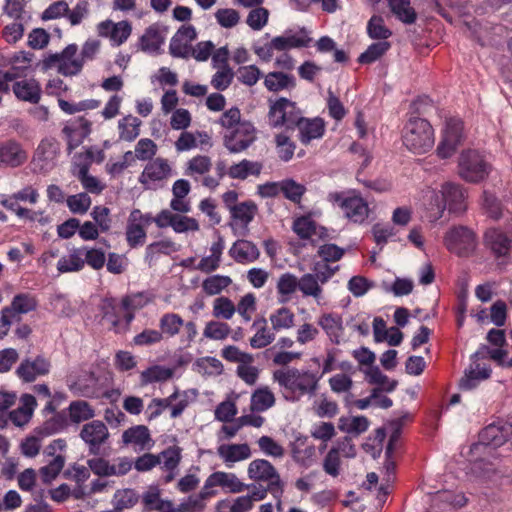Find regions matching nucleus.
<instances>
[{"mask_svg": "<svg viewBox=\"0 0 512 512\" xmlns=\"http://www.w3.org/2000/svg\"><path fill=\"white\" fill-rule=\"evenodd\" d=\"M273 378L286 391L284 397L289 401H297L305 394L314 396L318 389V382L321 376L310 371H301L297 368L287 370H276Z\"/></svg>", "mask_w": 512, "mask_h": 512, "instance_id": "f257e3e1", "label": "nucleus"}, {"mask_svg": "<svg viewBox=\"0 0 512 512\" xmlns=\"http://www.w3.org/2000/svg\"><path fill=\"white\" fill-rule=\"evenodd\" d=\"M402 142L410 152L425 154L434 146V129L428 120L410 117L402 130Z\"/></svg>", "mask_w": 512, "mask_h": 512, "instance_id": "f03ea898", "label": "nucleus"}, {"mask_svg": "<svg viewBox=\"0 0 512 512\" xmlns=\"http://www.w3.org/2000/svg\"><path fill=\"white\" fill-rule=\"evenodd\" d=\"M491 170V164L477 150H464L458 158V175L468 183L477 184L486 180Z\"/></svg>", "mask_w": 512, "mask_h": 512, "instance_id": "7ed1b4c3", "label": "nucleus"}, {"mask_svg": "<svg viewBox=\"0 0 512 512\" xmlns=\"http://www.w3.org/2000/svg\"><path fill=\"white\" fill-rule=\"evenodd\" d=\"M302 116V111L296 102L286 97H279L275 101L269 99L268 121L270 127H285L286 130H295Z\"/></svg>", "mask_w": 512, "mask_h": 512, "instance_id": "20e7f679", "label": "nucleus"}, {"mask_svg": "<svg viewBox=\"0 0 512 512\" xmlns=\"http://www.w3.org/2000/svg\"><path fill=\"white\" fill-rule=\"evenodd\" d=\"M38 306L36 296L31 293L16 294L10 305L2 308L0 315V338L8 334L10 326L14 322L21 321L22 314L35 311Z\"/></svg>", "mask_w": 512, "mask_h": 512, "instance_id": "39448f33", "label": "nucleus"}, {"mask_svg": "<svg viewBox=\"0 0 512 512\" xmlns=\"http://www.w3.org/2000/svg\"><path fill=\"white\" fill-rule=\"evenodd\" d=\"M78 46L67 45L61 52L50 54L42 61V69L47 71L56 68L57 72L66 77L80 74L82 71V60L77 56Z\"/></svg>", "mask_w": 512, "mask_h": 512, "instance_id": "423d86ee", "label": "nucleus"}, {"mask_svg": "<svg viewBox=\"0 0 512 512\" xmlns=\"http://www.w3.org/2000/svg\"><path fill=\"white\" fill-rule=\"evenodd\" d=\"M507 442H512V424L492 423L481 430L478 441L470 447V453L475 455L487 448H498Z\"/></svg>", "mask_w": 512, "mask_h": 512, "instance_id": "0eeeda50", "label": "nucleus"}, {"mask_svg": "<svg viewBox=\"0 0 512 512\" xmlns=\"http://www.w3.org/2000/svg\"><path fill=\"white\" fill-rule=\"evenodd\" d=\"M444 245L459 257H469L477 245L476 234L466 226H454L446 232Z\"/></svg>", "mask_w": 512, "mask_h": 512, "instance_id": "6e6552de", "label": "nucleus"}, {"mask_svg": "<svg viewBox=\"0 0 512 512\" xmlns=\"http://www.w3.org/2000/svg\"><path fill=\"white\" fill-rule=\"evenodd\" d=\"M256 138V129L250 121H244L239 126H226V149L231 153L246 150Z\"/></svg>", "mask_w": 512, "mask_h": 512, "instance_id": "1a4fd4ad", "label": "nucleus"}, {"mask_svg": "<svg viewBox=\"0 0 512 512\" xmlns=\"http://www.w3.org/2000/svg\"><path fill=\"white\" fill-rule=\"evenodd\" d=\"M249 478L255 481H269L268 489L275 496L283 493L282 482L275 467L265 459L253 460L248 467Z\"/></svg>", "mask_w": 512, "mask_h": 512, "instance_id": "9d476101", "label": "nucleus"}, {"mask_svg": "<svg viewBox=\"0 0 512 512\" xmlns=\"http://www.w3.org/2000/svg\"><path fill=\"white\" fill-rule=\"evenodd\" d=\"M257 210V205L251 200L229 206L230 221L228 225L235 236H245L248 233V225L254 219Z\"/></svg>", "mask_w": 512, "mask_h": 512, "instance_id": "9b49d317", "label": "nucleus"}, {"mask_svg": "<svg viewBox=\"0 0 512 512\" xmlns=\"http://www.w3.org/2000/svg\"><path fill=\"white\" fill-rule=\"evenodd\" d=\"M79 436L88 446L89 453L97 456L101 453V447L108 441L110 434L104 422L92 420L82 426Z\"/></svg>", "mask_w": 512, "mask_h": 512, "instance_id": "f8f14e48", "label": "nucleus"}, {"mask_svg": "<svg viewBox=\"0 0 512 512\" xmlns=\"http://www.w3.org/2000/svg\"><path fill=\"white\" fill-rule=\"evenodd\" d=\"M328 199L338 204L346 217L355 223H362L368 217V204L359 196L344 197L343 193L334 192L328 195Z\"/></svg>", "mask_w": 512, "mask_h": 512, "instance_id": "ddd939ff", "label": "nucleus"}, {"mask_svg": "<svg viewBox=\"0 0 512 512\" xmlns=\"http://www.w3.org/2000/svg\"><path fill=\"white\" fill-rule=\"evenodd\" d=\"M51 362L43 355H37L35 358L23 359L15 370L17 377L25 383L34 382L38 377L46 376L50 373Z\"/></svg>", "mask_w": 512, "mask_h": 512, "instance_id": "4468645a", "label": "nucleus"}, {"mask_svg": "<svg viewBox=\"0 0 512 512\" xmlns=\"http://www.w3.org/2000/svg\"><path fill=\"white\" fill-rule=\"evenodd\" d=\"M171 173L172 168L168 161L158 157L148 162L138 180L145 189H155L156 184L168 179Z\"/></svg>", "mask_w": 512, "mask_h": 512, "instance_id": "2eb2a0df", "label": "nucleus"}, {"mask_svg": "<svg viewBox=\"0 0 512 512\" xmlns=\"http://www.w3.org/2000/svg\"><path fill=\"white\" fill-rule=\"evenodd\" d=\"M463 123L457 119H450L444 130L442 139L436 152L441 159L451 157L462 140Z\"/></svg>", "mask_w": 512, "mask_h": 512, "instance_id": "dca6fc26", "label": "nucleus"}, {"mask_svg": "<svg viewBox=\"0 0 512 512\" xmlns=\"http://www.w3.org/2000/svg\"><path fill=\"white\" fill-rule=\"evenodd\" d=\"M441 193L445 208H447L450 213L461 214L466 211L467 192L461 184L446 182L441 187Z\"/></svg>", "mask_w": 512, "mask_h": 512, "instance_id": "f3484780", "label": "nucleus"}, {"mask_svg": "<svg viewBox=\"0 0 512 512\" xmlns=\"http://www.w3.org/2000/svg\"><path fill=\"white\" fill-rule=\"evenodd\" d=\"M28 160V154L16 140L0 141V166L16 168Z\"/></svg>", "mask_w": 512, "mask_h": 512, "instance_id": "a211bd4d", "label": "nucleus"}, {"mask_svg": "<svg viewBox=\"0 0 512 512\" xmlns=\"http://www.w3.org/2000/svg\"><path fill=\"white\" fill-rule=\"evenodd\" d=\"M299 131V141L303 145H308L312 140L320 139L325 134V122L320 117L306 118L301 117V120L296 125Z\"/></svg>", "mask_w": 512, "mask_h": 512, "instance_id": "6ab92c4d", "label": "nucleus"}, {"mask_svg": "<svg viewBox=\"0 0 512 512\" xmlns=\"http://www.w3.org/2000/svg\"><path fill=\"white\" fill-rule=\"evenodd\" d=\"M224 487V472H215L206 480L204 487L198 495H191L187 498V502L192 510L200 511L203 509V501L216 494L215 487Z\"/></svg>", "mask_w": 512, "mask_h": 512, "instance_id": "aec40b11", "label": "nucleus"}, {"mask_svg": "<svg viewBox=\"0 0 512 512\" xmlns=\"http://www.w3.org/2000/svg\"><path fill=\"white\" fill-rule=\"evenodd\" d=\"M68 387L75 396L98 398L101 395L98 377L94 372H89L83 377L69 383Z\"/></svg>", "mask_w": 512, "mask_h": 512, "instance_id": "412c9836", "label": "nucleus"}, {"mask_svg": "<svg viewBox=\"0 0 512 512\" xmlns=\"http://www.w3.org/2000/svg\"><path fill=\"white\" fill-rule=\"evenodd\" d=\"M37 406L36 398L31 394H23L20 398V406L9 412L10 422L16 427L26 426L32 419Z\"/></svg>", "mask_w": 512, "mask_h": 512, "instance_id": "4be33fe9", "label": "nucleus"}, {"mask_svg": "<svg viewBox=\"0 0 512 512\" xmlns=\"http://www.w3.org/2000/svg\"><path fill=\"white\" fill-rule=\"evenodd\" d=\"M60 153V144L54 138H45L38 145L35 152V159L41 162V169H48L55 166V160Z\"/></svg>", "mask_w": 512, "mask_h": 512, "instance_id": "5701e85b", "label": "nucleus"}, {"mask_svg": "<svg viewBox=\"0 0 512 512\" xmlns=\"http://www.w3.org/2000/svg\"><path fill=\"white\" fill-rule=\"evenodd\" d=\"M484 242L496 258L509 254L511 248L510 238L498 229H490L484 235Z\"/></svg>", "mask_w": 512, "mask_h": 512, "instance_id": "b1692460", "label": "nucleus"}, {"mask_svg": "<svg viewBox=\"0 0 512 512\" xmlns=\"http://www.w3.org/2000/svg\"><path fill=\"white\" fill-rule=\"evenodd\" d=\"M15 96L25 102L37 104L41 98V87L35 79H24L13 84Z\"/></svg>", "mask_w": 512, "mask_h": 512, "instance_id": "393cba45", "label": "nucleus"}, {"mask_svg": "<svg viewBox=\"0 0 512 512\" xmlns=\"http://www.w3.org/2000/svg\"><path fill=\"white\" fill-rule=\"evenodd\" d=\"M299 35H283L272 39V47L277 51H286L292 48L308 47L312 39L308 36L306 28L299 30Z\"/></svg>", "mask_w": 512, "mask_h": 512, "instance_id": "a878e982", "label": "nucleus"}, {"mask_svg": "<svg viewBox=\"0 0 512 512\" xmlns=\"http://www.w3.org/2000/svg\"><path fill=\"white\" fill-rule=\"evenodd\" d=\"M122 442L125 445H133L139 450H144L152 442V439L149 429L145 425H136L123 432Z\"/></svg>", "mask_w": 512, "mask_h": 512, "instance_id": "bb28decb", "label": "nucleus"}, {"mask_svg": "<svg viewBox=\"0 0 512 512\" xmlns=\"http://www.w3.org/2000/svg\"><path fill=\"white\" fill-rule=\"evenodd\" d=\"M229 254L239 263H250L258 259L259 250L248 240H237L230 248Z\"/></svg>", "mask_w": 512, "mask_h": 512, "instance_id": "cd10ccee", "label": "nucleus"}, {"mask_svg": "<svg viewBox=\"0 0 512 512\" xmlns=\"http://www.w3.org/2000/svg\"><path fill=\"white\" fill-rule=\"evenodd\" d=\"M264 86L271 92H279L285 89L291 90L296 87V79L292 74L273 71L265 76Z\"/></svg>", "mask_w": 512, "mask_h": 512, "instance_id": "c85d7f7f", "label": "nucleus"}, {"mask_svg": "<svg viewBox=\"0 0 512 512\" xmlns=\"http://www.w3.org/2000/svg\"><path fill=\"white\" fill-rule=\"evenodd\" d=\"M490 367L480 368L479 364H475V367L471 365L464 371L463 377L459 381V388L461 390H471L477 387L481 380H486L491 375Z\"/></svg>", "mask_w": 512, "mask_h": 512, "instance_id": "c756f323", "label": "nucleus"}, {"mask_svg": "<svg viewBox=\"0 0 512 512\" xmlns=\"http://www.w3.org/2000/svg\"><path fill=\"white\" fill-rule=\"evenodd\" d=\"M262 169V163L243 159L239 163L231 165L226 173L233 179L244 180L250 175L259 176Z\"/></svg>", "mask_w": 512, "mask_h": 512, "instance_id": "7c9ffc66", "label": "nucleus"}, {"mask_svg": "<svg viewBox=\"0 0 512 512\" xmlns=\"http://www.w3.org/2000/svg\"><path fill=\"white\" fill-rule=\"evenodd\" d=\"M163 43L164 36L157 25L149 26L139 40L141 50L148 53H157Z\"/></svg>", "mask_w": 512, "mask_h": 512, "instance_id": "2f4dec72", "label": "nucleus"}, {"mask_svg": "<svg viewBox=\"0 0 512 512\" xmlns=\"http://www.w3.org/2000/svg\"><path fill=\"white\" fill-rule=\"evenodd\" d=\"M69 418L72 423H81L94 418L95 410L85 400L72 401L68 406Z\"/></svg>", "mask_w": 512, "mask_h": 512, "instance_id": "473e14b6", "label": "nucleus"}, {"mask_svg": "<svg viewBox=\"0 0 512 512\" xmlns=\"http://www.w3.org/2000/svg\"><path fill=\"white\" fill-rule=\"evenodd\" d=\"M222 251V238L219 237V240L210 247V255L203 257L197 264L196 269L204 273L216 270L220 266Z\"/></svg>", "mask_w": 512, "mask_h": 512, "instance_id": "72a5a7b5", "label": "nucleus"}, {"mask_svg": "<svg viewBox=\"0 0 512 512\" xmlns=\"http://www.w3.org/2000/svg\"><path fill=\"white\" fill-rule=\"evenodd\" d=\"M388 5L392 13L405 24H413L416 21L417 14L414 8L410 6V0H388Z\"/></svg>", "mask_w": 512, "mask_h": 512, "instance_id": "f704fd0d", "label": "nucleus"}, {"mask_svg": "<svg viewBox=\"0 0 512 512\" xmlns=\"http://www.w3.org/2000/svg\"><path fill=\"white\" fill-rule=\"evenodd\" d=\"M253 326L257 327V332L250 339L251 347L255 349L264 348L273 342L275 335L267 330V320L264 317L257 318Z\"/></svg>", "mask_w": 512, "mask_h": 512, "instance_id": "c9c22d12", "label": "nucleus"}, {"mask_svg": "<svg viewBox=\"0 0 512 512\" xmlns=\"http://www.w3.org/2000/svg\"><path fill=\"white\" fill-rule=\"evenodd\" d=\"M174 375L172 368L154 365L141 372V384L147 385L154 382H164Z\"/></svg>", "mask_w": 512, "mask_h": 512, "instance_id": "e433bc0d", "label": "nucleus"}, {"mask_svg": "<svg viewBox=\"0 0 512 512\" xmlns=\"http://www.w3.org/2000/svg\"><path fill=\"white\" fill-rule=\"evenodd\" d=\"M275 404V397L268 387H261L254 391L251 396V410L263 412Z\"/></svg>", "mask_w": 512, "mask_h": 512, "instance_id": "4c0bfd02", "label": "nucleus"}, {"mask_svg": "<svg viewBox=\"0 0 512 512\" xmlns=\"http://www.w3.org/2000/svg\"><path fill=\"white\" fill-rule=\"evenodd\" d=\"M82 255V249H74L68 256H63L59 259L57 270L60 273L80 271L85 265Z\"/></svg>", "mask_w": 512, "mask_h": 512, "instance_id": "58836bf2", "label": "nucleus"}, {"mask_svg": "<svg viewBox=\"0 0 512 512\" xmlns=\"http://www.w3.org/2000/svg\"><path fill=\"white\" fill-rule=\"evenodd\" d=\"M141 121L134 116L128 115L122 118L118 123L120 139L131 142L135 140L139 133Z\"/></svg>", "mask_w": 512, "mask_h": 512, "instance_id": "ea45409f", "label": "nucleus"}, {"mask_svg": "<svg viewBox=\"0 0 512 512\" xmlns=\"http://www.w3.org/2000/svg\"><path fill=\"white\" fill-rule=\"evenodd\" d=\"M183 325L184 321L178 314L165 313L159 320V332L163 333V337H174L179 333Z\"/></svg>", "mask_w": 512, "mask_h": 512, "instance_id": "a19ab883", "label": "nucleus"}, {"mask_svg": "<svg viewBox=\"0 0 512 512\" xmlns=\"http://www.w3.org/2000/svg\"><path fill=\"white\" fill-rule=\"evenodd\" d=\"M391 47L387 41H378L372 43L368 48L360 54L357 61L360 64H372L381 58Z\"/></svg>", "mask_w": 512, "mask_h": 512, "instance_id": "79ce46f5", "label": "nucleus"}, {"mask_svg": "<svg viewBox=\"0 0 512 512\" xmlns=\"http://www.w3.org/2000/svg\"><path fill=\"white\" fill-rule=\"evenodd\" d=\"M409 417H410L409 413H404L401 417H399L397 419H393L388 422V427H389L391 433H390L388 444H387L386 450H385L386 456L390 457L393 455V453L396 449V444H397L398 440L400 439L404 422Z\"/></svg>", "mask_w": 512, "mask_h": 512, "instance_id": "37998d69", "label": "nucleus"}, {"mask_svg": "<svg viewBox=\"0 0 512 512\" xmlns=\"http://www.w3.org/2000/svg\"><path fill=\"white\" fill-rule=\"evenodd\" d=\"M318 324L336 344L339 343V333L343 330L342 318L334 314H324Z\"/></svg>", "mask_w": 512, "mask_h": 512, "instance_id": "c03bdc74", "label": "nucleus"}, {"mask_svg": "<svg viewBox=\"0 0 512 512\" xmlns=\"http://www.w3.org/2000/svg\"><path fill=\"white\" fill-rule=\"evenodd\" d=\"M177 250L178 249H177L176 243L173 242L172 240L165 239V240L156 241V242L149 244L146 247L145 259L149 263H151L157 255H159V254L169 255L170 253L176 252Z\"/></svg>", "mask_w": 512, "mask_h": 512, "instance_id": "a18cd8bd", "label": "nucleus"}, {"mask_svg": "<svg viewBox=\"0 0 512 512\" xmlns=\"http://www.w3.org/2000/svg\"><path fill=\"white\" fill-rule=\"evenodd\" d=\"M279 188L284 197L294 203H300L306 192V187L303 184L297 183L291 178L282 180Z\"/></svg>", "mask_w": 512, "mask_h": 512, "instance_id": "49530a36", "label": "nucleus"}, {"mask_svg": "<svg viewBox=\"0 0 512 512\" xmlns=\"http://www.w3.org/2000/svg\"><path fill=\"white\" fill-rule=\"evenodd\" d=\"M275 143L278 157L284 162L290 161L294 155L296 144L285 133L277 134Z\"/></svg>", "mask_w": 512, "mask_h": 512, "instance_id": "de8ad7c7", "label": "nucleus"}, {"mask_svg": "<svg viewBox=\"0 0 512 512\" xmlns=\"http://www.w3.org/2000/svg\"><path fill=\"white\" fill-rule=\"evenodd\" d=\"M66 424V418L61 414H56L51 419L45 421L41 426L37 427L35 432L41 437H47L63 430Z\"/></svg>", "mask_w": 512, "mask_h": 512, "instance_id": "09e8293b", "label": "nucleus"}, {"mask_svg": "<svg viewBox=\"0 0 512 512\" xmlns=\"http://www.w3.org/2000/svg\"><path fill=\"white\" fill-rule=\"evenodd\" d=\"M151 301L146 292H137L126 295L121 300V308L125 311H136L142 309Z\"/></svg>", "mask_w": 512, "mask_h": 512, "instance_id": "8fccbe9b", "label": "nucleus"}, {"mask_svg": "<svg viewBox=\"0 0 512 512\" xmlns=\"http://www.w3.org/2000/svg\"><path fill=\"white\" fill-rule=\"evenodd\" d=\"M270 321L276 331L288 329L294 325V314L289 308L281 307L270 315Z\"/></svg>", "mask_w": 512, "mask_h": 512, "instance_id": "3c124183", "label": "nucleus"}, {"mask_svg": "<svg viewBox=\"0 0 512 512\" xmlns=\"http://www.w3.org/2000/svg\"><path fill=\"white\" fill-rule=\"evenodd\" d=\"M367 33L372 39L386 40L392 35V32L384 25L381 16L373 15L367 24Z\"/></svg>", "mask_w": 512, "mask_h": 512, "instance_id": "603ef678", "label": "nucleus"}, {"mask_svg": "<svg viewBox=\"0 0 512 512\" xmlns=\"http://www.w3.org/2000/svg\"><path fill=\"white\" fill-rule=\"evenodd\" d=\"M146 239V231L138 223L132 222L131 218H128L126 227V240L131 248H136L144 244Z\"/></svg>", "mask_w": 512, "mask_h": 512, "instance_id": "864d4df0", "label": "nucleus"}, {"mask_svg": "<svg viewBox=\"0 0 512 512\" xmlns=\"http://www.w3.org/2000/svg\"><path fill=\"white\" fill-rule=\"evenodd\" d=\"M92 159V149H87L85 155L76 154L71 165V174L77 179L87 174L89 172Z\"/></svg>", "mask_w": 512, "mask_h": 512, "instance_id": "5fc2aeb1", "label": "nucleus"}, {"mask_svg": "<svg viewBox=\"0 0 512 512\" xmlns=\"http://www.w3.org/2000/svg\"><path fill=\"white\" fill-rule=\"evenodd\" d=\"M251 8L252 10L247 16L246 23L255 31L261 30L268 22L269 10L261 5L253 6Z\"/></svg>", "mask_w": 512, "mask_h": 512, "instance_id": "6e6d98bb", "label": "nucleus"}, {"mask_svg": "<svg viewBox=\"0 0 512 512\" xmlns=\"http://www.w3.org/2000/svg\"><path fill=\"white\" fill-rule=\"evenodd\" d=\"M65 464V458L62 455H57L46 466L40 468V475L45 484L51 483L61 472Z\"/></svg>", "mask_w": 512, "mask_h": 512, "instance_id": "4d7b16f0", "label": "nucleus"}, {"mask_svg": "<svg viewBox=\"0 0 512 512\" xmlns=\"http://www.w3.org/2000/svg\"><path fill=\"white\" fill-rule=\"evenodd\" d=\"M262 75L256 65L240 66L236 71L238 81L249 87L254 86Z\"/></svg>", "mask_w": 512, "mask_h": 512, "instance_id": "13d9d810", "label": "nucleus"}, {"mask_svg": "<svg viewBox=\"0 0 512 512\" xmlns=\"http://www.w3.org/2000/svg\"><path fill=\"white\" fill-rule=\"evenodd\" d=\"M318 281L319 279L315 272L314 274H304L299 280L298 288L305 296L318 297L322 292V289L319 286Z\"/></svg>", "mask_w": 512, "mask_h": 512, "instance_id": "bf43d9fd", "label": "nucleus"}, {"mask_svg": "<svg viewBox=\"0 0 512 512\" xmlns=\"http://www.w3.org/2000/svg\"><path fill=\"white\" fill-rule=\"evenodd\" d=\"M139 496L132 489L119 490L114 495V507L119 511L133 507L138 502Z\"/></svg>", "mask_w": 512, "mask_h": 512, "instance_id": "052dcab7", "label": "nucleus"}, {"mask_svg": "<svg viewBox=\"0 0 512 512\" xmlns=\"http://www.w3.org/2000/svg\"><path fill=\"white\" fill-rule=\"evenodd\" d=\"M66 202L69 210L74 214H85L91 206V198L85 192L69 196Z\"/></svg>", "mask_w": 512, "mask_h": 512, "instance_id": "680f3d73", "label": "nucleus"}, {"mask_svg": "<svg viewBox=\"0 0 512 512\" xmlns=\"http://www.w3.org/2000/svg\"><path fill=\"white\" fill-rule=\"evenodd\" d=\"M292 229L301 239H309L316 231V223L310 216H301L294 220Z\"/></svg>", "mask_w": 512, "mask_h": 512, "instance_id": "e2e57ef3", "label": "nucleus"}, {"mask_svg": "<svg viewBox=\"0 0 512 512\" xmlns=\"http://www.w3.org/2000/svg\"><path fill=\"white\" fill-rule=\"evenodd\" d=\"M157 456L161 459V464L167 471H174L181 460V448L178 446H171L163 450Z\"/></svg>", "mask_w": 512, "mask_h": 512, "instance_id": "0e129e2a", "label": "nucleus"}, {"mask_svg": "<svg viewBox=\"0 0 512 512\" xmlns=\"http://www.w3.org/2000/svg\"><path fill=\"white\" fill-rule=\"evenodd\" d=\"M251 449L247 443L226 445V463H235L248 459Z\"/></svg>", "mask_w": 512, "mask_h": 512, "instance_id": "69168bd1", "label": "nucleus"}, {"mask_svg": "<svg viewBox=\"0 0 512 512\" xmlns=\"http://www.w3.org/2000/svg\"><path fill=\"white\" fill-rule=\"evenodd\" d=\"M157 145L149 138H142L135 146V156L138 160H152L156 155Z\"/></svg>", "mask_w": 512, "mask_h": 512, "instance_id": "338daca9", "label": "nucleus"}, {"mask_svg": "<svg viewBox=\"0 0 512 512\" xmlns=\"http://www.w3.org/2000/svg\"><path fill=\"white\" fill-rule=\"evenodd\" d=\"M344 253V249L333 243L321 245L317 251L318 256L322 259V263L339 261Z\"/></svg>", "mask_w": 512, "mask_h": 512, "instance_id": "774afa93", "label": "nucleus"}]
</instances>
